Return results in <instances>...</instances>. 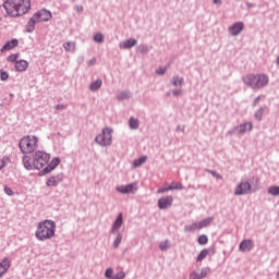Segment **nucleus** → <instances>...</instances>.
<instances>
[{
    "mask_svg": "<svg viewBox=\"0 0 279 279\" xmlns=\"http://www.w3.org/2000/svg\"><path fill=\"white\" fill-rule=\"evenodd\" d=\"M3 8L9 16H23L32 10V0H7Z\"/></svg>",
    "mask_w": 279,
    "mask_h": 279,
    "instance_id": "f257e3e1",
    "label": "nucleus"
},
{
    "mask_svg": "<svg viewBox=\"0 0 279 279\" xmlns=\"http://www.w3.org/2000/svg\"><path fill=\"white\" fill-rule=\"evenodd\" d=\"M35 236L38 241H49L56 236V222L44 220L37 225Z\"/></svg>",
    "mask_w": 279,
    "mask_h": 279,
    "instance_id": "f03ea898",
    "label": "nucleus"
},
{
    "mask_svg": "<svg viewBox=\"0 0 279 279\" xmlns=\"http://www.w3.org/2000/svg\"><path fill=\"white\" fill-rule=\"evenodd\" d=\"M53 19V15L51 14V11H48L47 9H41L37 11L28 21L26 25V32L32 33L34 29H36V25L38 23H45L47 21H51Z\"/></svg>",
    "mask_w": 279,
    "mask_h": 279,
    "instance_id": "7ed1b4c3",
    "label": "nucleus"
},
{
    "mask_svg": "<svg viewBox=\"0 0 279 279\" xmlns=\"http://www.w3.org/2000/svg\"><path fill=\"white\" fill-rule=\"evenodd\" d=\"M40 140L36 135H26L20 140L19 147L22 154H34L38 149Z\"/></svg>",
    "mask_w": 279,
    "mask_h": 279,
    "instance_id": "20e7f679",
    "label": "nucleus"
},
{
    "mask_svg": "<svg viewBox=\"0 0 279 279\" xmlns=\"http://www.w3.org/2000/svg\"><path fill=\"white\" fill-rule=\"evenodd\" d=\"M243 81L251 88H265L269 84V76L267 74H248Z\"/></svg>",
    "mask_w": 279,
    "mask_h": 279,
    "instance_id": "39448f33",
    "label": "nucleus"
},
{
    "mask_svg": "<svg viewBox=\"0 0 279 279\" xmlns=\"http://www.w3.org/2000/svg\"><path fill=\"white\" fill-rule=\"evenodd\" d=\"M33 160L35 169H45L46 165H48L49 160H51V155L43 150H37L33 155Z\"/></svg>",
    "mask_w": 279,
    "mask_h": 279,
    "instance_id": "423d86ee",
    "label": "nucleus"
},
{
    "mask_svg": "<svg viewBox=\"0 0 279 279\" xmlns=\"http://www.w3.org/2000/svg\"><path fill=\"white\" fill-rule=\"evenodd\" d=\"M95 141L98 145H101V147L112 145V129H104L102 132L96 136Z\"/></svg>",
    "mask_w": 279,
    "mask_h": 279,
    "instance_id": "0eeeda50",
    "label": "nucleus"
},
{
    "mask_svg": "<svg viewBox=\"0 0 279 279\" xmlns=\"http://www.w3.org/2000/svg\"><path fill=\"white\" fill-rule=\"evenodd\" d=\"M248 193H252V184L247 181H242L234 191V195H248Z\"/></svg>",
    "mask_w": 279,
    "mask_h": 279,
    "instance_id": "6e6552de",
    "label": "nucleus"
},
{
    "mask_svg": "<svg viewBox=\"0 0 279 279\" xmlns=\"http://www.w3.org/2000/svg\"><path fill=\"white\" fill-rule=\"evenodd\" d=\"M118 193L128 194V193H134L135 191H138V184L131 183L128 185H119L117 186Z\"/></svg>",
    "mask_w": 279,
    "mask_h": 279,
    "instance_id": "1a4fd4ad",
    "label": "nucleus"
},
{
    "mask_svg": "<svg viewBox=\"0 0 279 279\" xmlns=\"http://www.w3.org/2000/svg\"><path fill=\"white\" fill-rule=\"evenodd\" d=\"M173 204V196H166L158 201V207L160 210H166V208H169Z\"/></svg>",
    "mask_w": 279,
    "mask_h": 279,
    "instance_id": "9d476101",
    "label": "nucleus"
},
{
    "mask_svg": "<svg viewBox=\"0 0 279 279\" xmlns=\"http://www.w3.org/2000/svg\"><path fill=\"white\" fill-rule=\"evenodd\" d=\"M253 248L254 242L252 240H244L239 245L240 252H252Z\"/></svg>",
    "mask_w": 279,
    "mask_h": 279,
    "instance_id": "9b49d317",
    "label": "nucleus"
},
{
    "mask_svg": "<svg viewBox=\"0 0 279 279\" xmlns=\"http://www.w3.org/2000/svg\"><path fill=\"white\" fill-rule=\"evenodd\" d=\"M245 24H243V22H238L234 25H232L229 28L230 35L231 36H239V34L241 33L242 29H244Z\"/></svg>",
    "mask_w": 279,
    "mask_h": 279,
    "instance_id": "f8f14e48",
    "label": "nucleus"
},
{
    "mask_svg": "<svg viewBox=\"0 0 279 279\" xmlns=\"http://www.w3.org/2000/svg\"><path fill=\"white\" fill-rule=\"evenodd\" d=\"M14 47H19V39H12L10 41H7L0 51H1V53L5 52V51H12V49H14Z\"/></svg>",
    "mask_w": 279,
    "mask_h": 279,
    "instance_id": "ddd939ff",
    "label": "nucleus"
},
{
    "mask_svg": "<svg viewBox=\"0 0 279 279\" xmlns=\"http://www.w3.org/2000/svg\"><path fill=\"white\" fill-rule=\"evenodd\" d=\"M27 69H29V62H27L26 60H19L15 62V70L20 73H25Z\"/></svg>",
    "mask_w": 279,
    "mask_h": 279,
    "instance_id": "4468645a",
    "label": "nucleus"
},
{
    "mask_svg": "<svg viewBox=\"0 0 279 279\" xmlns=\"http://www.w3.org/2000/svg\"><path fill=\"white\" fill-rule=\"evenodd\" d=\"M10 267H12V262H10V259L4 258L1 263H0V278L4 275L8 274V269H10Z\"/></svg>",
    "mask_w": 279,
    "mask_h": 279,
    "instance_id": "2eb2a0df",
    "label": "nucleus"
},
{
    "mask_svg": "<svg viewBox=\"0 0 279 279\" xmlns=\"http://www.w3.org/2000/svg\"><path fill=\"white\" fill-rule=\"evenodd\" d=\"M209 274H210V268H203V269L201 270V274L192 272V274L190 275V279H202V278H206Z\"/></svg>",
    "mask_w": 279,
    "mask_h": 279,
    "instance_id": "dca6fc26",
    "label": "nucleus"
},
{
    "mask_svg": "<svg viewBox=\"0 0 279 279\" xmlns=\"http://www.w3.org/2000/svg\"><path fill=\"white\" fill-rule=\"evenodd\" d=\"M60 182H62V175H54V177H50L47 182L46 185L51 187V186H58V184H60Z\"/></svg>",
    "mask_w": 279,
    "mask_h": 279,
    "instance_id": "f3484780",
    "label": "nucleus"
},
{
    "mask_svg": "<svg viewBox=\"0 0 279 279\" xmlns=\"http://www.w3.org/2000/svg\"><path fill=\"white\" fill-rule=\"evenodd\" d=\"M60 165V158H53L51 162L44 169V173H51L56 167Z\"/></svg>",
    "mask_w": 279,
    "mask_h": 279,
    "instance_id": "a211bd4d",
    "label": "nucleus"
},
{
    "mask_svg": "<svg viewBox=\"0 0 279 279\" xmlns=\"http://www.w3.org/2000/svg\"><path fill=\"white\" fill-rule=\"evenodd\" d=\"M252 128V122H246L244 124L236 126V131L239 132V134H245V132H251Z\"/></svg>",
    "mask_w": 279,
    "mask_h": 279,
    "instance_id": "6ab92c4d",
    "label": "nucleus"
},
{
    "mask_svg": "<svg viewBox=\"0 0 279 279\" xmlns=\"http://www.w3.org/2000/svg\"><path fill=\"white\" fill-rule=\"evenodd\" d=\"M23 165H24L25 169H27V171H32V169H35L34 168V161L32 163V157H29L27 155H25L23 157Z\"/></svg>",
    "mask_w": 279,
    "mask_h": 279,
    "instance_id": "aec40b11",
    "label": "nucleus"
},
{
    "mask_svg": "<svg viewBox=\"0 0 279 279\" xmlns=\"http://www.w3.org/2000/svg\"><path fill=\"white\" fill-rule=\"evenodd\" d=\"M136 39H128L120 44V49H132V47H135Z\"/></svg>",
    "mask_w": 279,
    "mask_h": 279,
    "instance_id": "412c9836",
    "label": "nucleus"
},
{
    "mask_svg": "<svg viewBox=\"0 0 279 279\" xmlns=\"http://www.w3.org/2000/svg\"><path fill=\"white\" fill-rule=\"evenodd\" d=\"M123 226V214H119L118 218L116 219L113 226H112V232L119 230Z\"/></svg>",
    "mask_w": 279,
    "mask_h": 279,
    "instance_id": "4be33fe9",
    "label": "nucleus"
},
{
    "mask_svg": "<svg viewBox=\"0 0 279 279\" xmlns=\"http://www.w3.org/2000/svg\"><path fill=\"white\" fill-rule=\"evenodd\" d=\"M145 162H147V156H142L138 159H135L133 162V167L138 168L142 165H145Z\"/></svg>",
    "mask_w": 279,
    "mask_h": 279,
    "instance_id": "5701e85b",
    "label": "nucleus"
},
{
    "mask_svg": "<svg viewBox=\"0 0 279 279\" xmlns=\"http://www.w3.org/2000/svg\"><path fill=\"white\" fill-rule=\"evenodd\" d=\"M195 230H202L199 222H194L185 227V232H195Z\"/></svg>",
    "mask_w": 279,
    "mask_h": 279,
    "instance_id": "b1692460",
    "label": "nucleus"
},
{
    "mask_svg": "<svg viewBox=\"0 0 279 279\" xmlns=\"http://www.w3.org/2000/svg\"><path fill=\"white\" fill-rule=\"evenodd\" d=\"M129 125L131 130H138V125H141V122H138V119L131 118L129 121Z\"/></svg>",
    "mask_w": 279,
    "mask_h": 279,
    "instance_id": "393cba45",
    "label": "nucleus"
},
{
    "mask_svg": "<svg viewBox=\"0 0 279 279\" xmlns=\"http://www.w3.org/2000/svg\"><path fill=\"white\" fill-rule=\"evenodd\" d=\"M208 254H210L208 248L201 251V253L198 254V256L196 258L197 263H202V260H204V258H206V256H208Z\"/></svg>",
    "mask_w": 279,
    "mask_h": 279,
    "instance_id": "a878e982",
    "label": "nucleus"
},
{
    "mask_svg": "<svg viewBox=\"0 0 279 279\" xmlns=\"http://www.w3.org/2000/svg\"><path fill=\"white\" fill-rule=\"evenodd\" d=\"M210 223H213V218H206V219L198 222V225L201 227V230L203 228H208V226H210Z\"/></svg>",
    "mask_w": 279,
    "mask_h": 279,
    "instance_id": "bb28decb",
    "label": "nucleus"
},
{
    "mask_svg": "<svg viewBox=\"0 0 279 279\" xmlns=\"http://www.w3.org/2000/svg\"><path fill=\"white\" fill-rule=\"evenodd\" d=\"M268 194L272 195L274 197L279 195V186L272 185L268 189Z\"/></svg>",
    "mask_w": 279,
    "mask_h": 279,
    "instance_id": "cd10ccee",
    "label": "nucleus"
},
{
    "mask_svg": "<svg viewBox=\"0 0 279 279\" xmlns=\"http://www.w3.org/2000/svg\"><path fill=\"white\" fill-rule=\"evenodd\" d=\"M198 245H206L208 243V235L202 234L197 240Z\"/></svg>",
    "mask_w": 279,
    "mask_h": 279,
    "instance_id": "c85d7f7f",
    "label": "nucleus"
},
{
    "mask_svg": "<svg viewBox=\"0 0 279 279\" xmlns=\"http://www.w3.org/2000/svg\"><path fill=\"white\" fill-rule=\"evenodd\" d=\"M101 80H97L90 84V90H99L101 88Z\"/></svg>",
    "mask_w": 279,
    "mask_h": 279,
    "instance_id": "c756f323",
    "label": "nucleus"
},
{
    "mask_svg": "<svg viewBox=\"0 0 279 279\" xmlns=\"http://www.w3.org/2000/svg\"><path fill=\"white\" fill-rule=\"evenodd\" d=\"M172 84L173 86H182V84H184V78L175 76L172 80Z\"/></svg>",
    "mask_w": 279,
    "mask_h": 279,
    "instance_id": "7c9ffc66",
    "label": "nucleus"
},
{
    "mask_svg": "<svg viewBox=\"0 0 279 279\" xmlns=\"http://www.w3.org/2000/svg\"><path fill=\"white\" fill-rule=\"evenodd\" d=\"M169 189L171 191H182L183 186L182 183H172L171 185H169Z\"/></svg>",
    "mask_w": 279,
    "mask_h": 279,
    "instance_id": "2f4dec72",
    "label": "nucleus"
},
{
    "mask_svg": "<svg viewBox=\"0 0 279 279\" xmlns=\"http://www.w3.org/2000/svg\"><path fill=\"white\" fill-rule=\"evenodd\" d=\"M8 162H10V157H2L0 159V171L3 169V167H7Z\"/></svg>",
    "mask_w": 279,
    "mask_h": 279,
    "instance_id": "473e14b6",
    "label": "nucleus"
},
{
    "mask_svg": "<svg viewBox=\"0 0 279 279\" xmlns=\"http://www.w3.org/2000/svg\"><path fill=\"white\" fill-rule=\"evenodd\" d=\"M159 248L161 250V252H165L166 250H169V240H166L163 242L160 243Z\"/></svg>",
    "mask_w": 279,
    "mask_h": 279,
    "instance_id": "72a5a7b5",
    "label": "nucleus"
},
{
    "mask_svg": "<svg viewBox=\"0 0 279 279\" xmlns=\"http://www.w3.org/2000/svg\"><path fill=\"white\" fill-rule=\"evenodd\" d=\"M8 77H10V74L3 70L0 71V80H2V82H5V80H8Z\"/></svg>",
    "mask_w": 279,
    "mask_h": 279,
    "instance_id": "f704fd0d",
    "label": "nucleus"
},
{
    "mask_svg": "<svg viewBox=\"0 0 279 279\" xmlns=\"http://www.w3.org/2000/svg\"><path fill=\"white\" fill-rule=\"evenodd\" d=\"M95 43H104V35L101 33H98L94 36Z\"/></svg>",
    "mask_w": 279,
    "mask_h": 279,
    "instance_id": "c9c22d12",
    "label": "nucleus"
},
{
    "mask_svg": "<svg viewBox=\"0 0 279 279\" xmlns=\"http://www.w3.org/2000/svg\"><path fill=\"white\" fill-rule=\"evenodd\" d=\"M19 60V53H13L8 57V62H16Z\"/></svg>",
    "mask_w": 279,
    "mask_h": 279,
    "instance_id": "e433bc0d",
    "label": "nucleus"
},
{
    "mask_svg": "<svg viewBox=\"0 0 279 279\" xmlns=\"http://www.w3.org/2000/svg\"><path fill=\"white\" fill-rule=\"evenodd\" d=\"M167 69H168V66L158 68L156 70L157 75H165V73H167Z\"/></svg>",
    "mask_w": 279,
    "mask_h": 279,
    "instance_id": "4c0bfd02",
    "label": "nucleus"
},
{
    "mask_svg": "<svg viewBox=\"0 0 279 279\" xmlns=\"http://www.w3.org/2000/svg\"><path fill=\"white\" fill-rule=\"evenodd\" d=\"M123 240V238L121 235H118L117 239L113 242V245L117 250V247H119V245H121V241Z\"/></svg>",
    "mask_w": 279,
    "mask_h": 279,
    "instance_id": "58836bf2",
    "label": "nucleus"
},
{
    "mask_svg": "<svg viewBox=\"0 0 279 279\" xmlns=\"http://www.w3.org/2000/svg\"><path fill=\"white\" fill-rule=\"evenodd\" d=\"M125 278V272L120 271L117 272L111 279H124Z\"/></svg>",
    "mask_w": 279,
    "mask_h": 279,
    "instance_id": "ea45409f",
    "label": "nucleus"
},
{
    "mask_svg": "<svg viewBox=\"0 0 279 279\" xmlns=\"http://www.w3.org/2000/svg\"><path fill=\"white\" fill-rule=\"evenodd\" d=\"M4 193L7 195H9L10 197H12V195H14V192L8 185L4 186Z\"/></svg>",
    "mask_w": 279,
    "mask_h": 279,
    "instance_id": "a19ab883",
    "label": "nucleus"
},
{
    "mask_svg": "<svg viewBox=\"0 0 279 279\" xmlns=\"http://www.w3.org/2000/svg\"><path fill=\"white\" fill-rule=\"evenodd\" d=\"M112 274H113L112 268H108V269L106 270V272H105V276H106V278L112 279V278H113V277H112Z\"/></svg>",
    "mask_w": 279,
    "mask_h": 279,
    "instance_id": "79ce46f5",
    "label": "nucleus"
},
{
    "mask_svg": "<svg viewBox=\"0 0 279 279\" xmlns=\"http://www.w3.org/2000/svg\"><path fill=\"white\" fill-rule=\"evenodd\" d=\"M255 118L260 121L263 119V108H260L256 113Z\"/></svg>",
    "mask_w": 279,
    "mask_h": 279,
    "instance_id": "37998d69",
    "label": "nucleus"
},
{
    "mask_svg": "<svg viewBox=\"0 0 279 279\" xmlns=\"http://www.w3.org/2000/svg\"><path fill=\"white\" fill-rule=\"evenodd\" d=\"M167 191H171V189H169V186H168V187H160V189L157 191V193H158V194H162V193H167Z\"/></svg>",
    "mask_w": 279,
    "mask_h": 279,
    "instance_id": "c03bdc74",
    "label": "nucleus"
},
{
    "mask_svg": "<svg viewBox=\"0 0 279 279\" xmlns=\"http://www.w3.org/2000/svg\"><path fill=\"white\" fill-rule=\"evenodd\" d=\"M75 10H76L77 12H83V11H84V7H82V5H76V7H75Z\"/></svg>",
    "mask_w": 279,
    "mask_h": 279,
    "instance_id": "a18cd8bd",
    "label": "nucleus"
},
{
    "mask_svg": "<svg viewBox=\"0 0 279 279\" xmlns=\"http://www.w3.org/2000/svg\"><path fill=\"white\" fill-rule=\"evenodd\" d=\"M95 62H97V59H92V60L89 61V66H93V64H95Z\"/></svg>",
    "mask_w": 279,
    "mask_h": 279,
    "instance_id": "49530a36",
    "label": "nucleus"
},
{
    "mask_svg": "<svg viewBox=\"0 0 279 279\" xmlns=\"http://www.w3.org/2000/svg\"><path fill=\"white\" fill-rule=\"evenodd\" d=\"M173 95H182V90H174Z\"/></svg>",
    "mask_w": 279,
    "mask_h": 279,
    "instance_id": "de8ad7c7",
    "label": "nucleus"
},
{
    "mask_svg": "<svg viewBox=\"0 0 279 279\" xmlns=\"http://www.w3.org/2000/svg\"><path fill=\"white\" fill-rule=\"evenodd\" d=\"M64 48L68 49V50L71 49V44L68 43V44L64 46Z\"/></svg>",
    "mask_w": 279,
    "mask_h": 279,
    "instance_id": "09e8293b",
    "label": "nucleus"
},
{
    "mask_svg": "<svg viewBox=\"0 0 279 279\" xmlns=\"http://www.w3.org/2000/svg\"><path fill=\"white\" fill-rule=\"evenodd\" d=\"M214 3L219 4L221 3V0H214Z\"/></svg>",
    "mask_w": 279,
    "mask_h": 279,
    "instance_id": "8fccbe9b",
    "label": "nucleus"
},
{
    "mask_svg": "<svg viewBox=\"0 0 279 279\" xmlns=\"http://www.w3.org/2000/svg\"><path fill=\"white\" fill-rule=\"evenodd\" d=\"M258 101H260V97H257V98L255 99V104H258Z\"/></svg>",
    "mask_w": 279,
    "mask_h": 279,
    "instance_id": "3c124183",
    "label": "nucleus"
},
{
    "mask_svg": "<svg viewBox=\"0 0 279 279\" xmlns=\"http://www.w3.org/2000/svg\"><path fill=\"white\" fill-rule=\"evenodd\" d=\"M213 175H216V178L221 179V175H219V174H215V172H213Z\"/></svg>",
    "mask_w": 279,
    "mask_h": 279,
    "instance_id": "603ef678",
    "label": "nucleus"
},
{
    "mask_svg": "<svg viewBox=\"0 0 279 279\" xmlns=\"http://www.w3.org/2000/svg\"><path fill=\"white\" fill-rule=\"evenodd\" d=\"M60 108H64V106H57V110H60Z\"/></svg>",
    "mask_w": 279,
    "mask_h": 279,
    "instance_id": "864d4df0",
    "label": "nucleus"
},
{
    "mask_svg": "<svg viewBox=\"0 0 279 279\" xmlns=\"http://www.w3.org/2000/svg\"><path fill=\"white\" fill-rule=\"evenodd\" d=\"M255 182H256V184H258V182H259L258 179H255Z\"/></svg>",
    "mask_w": 279,
    "mask_h": 279,
    "instance_id": "5fc2aeb1",
    "label": "nucleus"
}]
</instances>
